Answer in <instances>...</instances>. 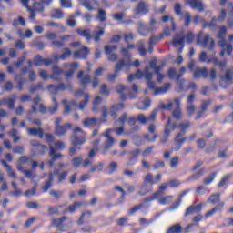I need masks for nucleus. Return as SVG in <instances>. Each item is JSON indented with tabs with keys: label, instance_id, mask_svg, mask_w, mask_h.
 Returning <instances> with one entry per match:
<instances>
[{
	"label": "nucleus",
	"instance_id": "f257e3e1",
	"mask_svg": "<svg viewBox=\"0 0 233 233\" xmlns=\"http://www.w3.org/2000/svg\"><path fill=\"white\" fill-rule=\"evenodd\" d=\"M190 127V122L186 120L185 122H181L179 125L173 123L172 118L168 117L167 123L164 127V137L160 138V145H167L168 143V137H170V134L172 130H176V128H180V132L176 136L175 142L177 144V147L175 148V152H179L183 144L187 141V137H183L185 134H187V130ZM182 137V138H179Z\"/></svg>",
	"mask_w": 233,
	"mask_h": 233
},
{
	"label": "nucleus",
	"instance_id": "f03ea898",
	"mask_svg": "<svg viewBox=\"0 0 233 233\" xmlns=\"http://www.w3.org/2000/svg\"><path fill=\"white\" fill-rule=\"evenodd\" d=\"M106 26V24H104V27H101V25L95 27L93 34L90 29H76V34H78V35H80V37H85L87 43H90L92 39H94V41L97 43L98 41H101V37L105 35Z\"/></svg>",
	"mask_w": 233,
	"mask_h": 233
},
{
	"label": "nucleus",
	"instance_id": "7ed1b4c3",
	"mask_svg": "<svg viewBox=\"0 0 233 233\" xmlns=\"http://www.w3.org/2000/svg\"><path fill=\"white\" fill-rule=\"evenodd\" d=\"M162 175L157 174L155 178L152 173H147L144 177V184L141 186V191L138 192V196H147V194L154 190V185H157L161 181Z\"/></svg>",
	"mask_w": 233,
	"mask_h": 233
},
{
	"label": "nucleus",
	"instance_id": "20e7f679",
	"mask_svg": "<svg viewBox=\"0 0 233 233\" xmlns=\"http://www.w3.org/2000/svg\"><path fill=\"white\" fill-rule=\"evenodd\" d=\"M110 132H116V136H123V134H125V127H120L117 128H108L106 130V132L103 134V137H106L107 139L105 142L104 147L101 151L103 156H106V154L108 153V150H110V148H112L116 143V138L110 136Z\"/></svg>",
	"mask_w": 233,
	"mask_h": 233
},
{
	"label": "nucleus",
	"instance_id": "39448f33",
	"mask_svg": "<svg viewBox=\"0 0 233 233\" xmlns=\"http://www.w3.org/2000/svg\"><path fill=\"white\" fill-rule=\"evenodd\" d=\"M54 147L52 146L49 147V156L51 157V159L47 161V165L49 168L54 167V165H56V161H57V159H63V154L61 153L56 154V150H65L66 145H65V142L61 140H57L54 143Z\"/></svg>",
	"mask_w": 233,
	"mask_h": 233
},
{
	"label": "nucleus",
	"instance_id": "423d86ee",
	"mask_svg": "<svg viewBox=\"0 0 233 233\" xmlns=\"http://www.w3.org/2000/svg\"><path fill=\"white\" fill-rule=\"evenodd\" d=\"M131 66H132V62H130V60H127V62L123 59L118 60V62L115 66V73L110 74L107 76L108 81H110L111 83H114L117 76H119V72L123 68H125L126 72H128Z\"/></svg>",
	"mask_w": 233,
	"mask_h": 233
},
{
	"label": "nucleus",
	"instance_id": "0eeeda50",
	"mask_svg": "<svg viewBox=\"0 0 233 233\" xmlns=\"http://www.w3.org/2000/svg\"><path fill=\"white\" fill-rule=\"evenodd\" d=\"M199 61L200 63H207L208 65H210V63H213L215 66H219L221 70H225V67L227 66V63H228L227 59L223 61H219L218 57H212L209 59H207V52L205 51L200 53Z\"/></svg>",
	"mask_w": 233,
	"mask_h": 233
},
{
	"label": "nucleus",
	"instance_id": "6e6552de",
	"mask_svg": "<svg viewBox=\"0 0 233 233\" xmlns=\"http://www.w3.org/2000/svg\"><path fill=\"white\" fill-rule=\"evenodd\" d=\"M46 37L51 41V45L55 46V48H63V46H65V41L68 39V36H57L56 33H48L46 35Z\"/></svg>",
	"mask_w": 233,
	"mask_h": 233
},
{
	"label": "nucleus",
	"instance_id": "1a4fd4ad",
	"mask_svg": "<svg viewBox=\"0 0 233 233\" xmlns=\"http://www.w3.org/2000/svg\"><path fill=\"white\" fill-rule=\"evenodd\" d=\"M85 141H86L85 137H76V135L73 136V147L69 148V156H71V157L76 156V150H81V145H84Z\"/></svg>",
	"mask_w": 233,
	"mask_h": 233
},
{
	"label": "nucleus",
	"instance_id": "9d476101",
	"mask_svg": "<svg viewBox=\"0 0 233 233\" xmlns=\"http://www.w3.org/2000/svg\"><path fill=\"white\" fill-rule=\"evenodd\" d=\"M47 90L52 92V94H57V92H65V90H69V92H72V84H67L66 86L64 83L58 84V86L56 85H48Z\"/></svg>",
	"mask_w": 233,
	"mask_h": 233
},
{
	"label": "nucleus",
	"instance_id": "9b49d317",
	"mask_svg": "<svg viewBox=\"0 0 233 233\" xmlns=\"http://www.w3.org/2000/svg\"><path fill=\"white\" fill-rule=\"evenodd\" d=\"M172 45L173 46H175V48H177V46H180V48L177 50V53L181 54V52H183V49L185 48V36H183L181 33H176L174 35Z\"/></svg>",
	"mask_w": 233,
	"mask_h": 233
},
{
	"label": "nucleus",
	"instance_id": "f8f14e48",
	"mask_svg": "<svg viewBox=\"0 0 233 233\" xmlns=\"http://www.w3.org/2000/svg\"><path fill=\"white\" fill-rule=\"evenodd\" d=\"M186 5L190 6L191 10H197L198 13L205 12V4L201 0H186Z\"/></svg>",
	"mask_w": 233,
	"mask_h": 233
},
{
	"label": "nucleus",
	"instance_id": "ddd939ff",
	"mask_svg": "<svg viewBox=\"0 0 233 233\" xmlns=\"http://www.w3.org/2000/svg\"><path fill=\"white\" fill-rule=\"evenodd\" d=\"M118 46H105L104 50H105V54L106 56H109L108 57V61H111L112 63L117 61V55L114 52H116V50H117Z\"/></svg>",
	"mask_w": 233,
	"mask_h": 233
},
{
	"label": "nucleus",
	"instance_id": "4468645a",
	"mask_svg": "<svg viewBox=\"0 0 233 233\" xmlns=\"http://www.w3.org/2000/svg\"><path fill=\"white\" fill-rule=\"evenodd\" d=\"M203 207H205V203H199L196 206H189L186 208V211L184 213L185 218H187V216H191V214H199V212L203 210Z\"/></svg>",
	"mask_w": 233,
	"mask_h": 233
},
{
	"label": "nucleus",
	"instance_id": "2eb2a0df",
	"mask_svg": "<svg viewBox=\"0 0 233 233\" xmlns=\"http://www.w3.org/2000/svg\"><path fill=\"white\" fill-rule=\"evenodd\" d=\"M90 55V49L88 47L82 46L79 50H76L73 53L75 59H86Z\"/></svg>",
	"mask_w": 233,
	"mask_h": 233
},
{
	"label": "nucleus",
	"instance_id": "dca6fc26",
	"mask_svg": "<svg viewBox=\"0 0 233 233\" xmlns=\"http://www.w3.org/2000/svg\"><path fill=\"white\" fill-rule=\"evenodd\" d=\"M226 35L227 27L225 25H221L217 35L218 39H220V41H218V46H220V48H225V46H227V40L225 39Z\"/></svg>",
	"mask_w": 233,
	"mask_h": 233
},
{
	"label": "nucleus",
	"instance_id": "f3484780",
	"mask_svg": "<svg viewBox=\"0 0 233 233\" xmlns=\"http://www.w3.org/2000/svg\"><path fill=\"white\" fill-rule=\"evenodd\" d=\"M76 77L81 86H83V88H86V86H88V84L91 83L90 75H85L84 71H79L78 74L76 75Z\"/></svg>",
	"mask_w": 233,
	"mask_h": 233
},
{
	"label": "nucleus",
	"instance_id": "a211bd4d",
	"mask_svg": "<svg viewBox=\"0 0 233 233\" xmlns=\"http://www.w3.org/2000/svg\"><path fill=\"white\" fill-rule=\"evenodd\" d=\"M33 62L35 66H43V65L45 66H50L52 65V59L43 58L41 55L35 56Z\"/></svg>",
	"mask_w": 233,
	"mask_h": 233
},
{
	"label": "nucleus",
	"instance_id": "6ab92c4d",
	"mask_svg": "<svg viewBox=\"0 0 233 233\" xmlns=\"http://www.w3.org/2000/svg\"><path fill=\"white\" fill-rule=\"evenodd\" d=\"M68 130H72V124L67 123L63 126H55V134L59 137H63L68 132Z\"/></svg>",
	"mask_w": 233,
	"mask_h": 233
},
{
	"label": "nucleus",
	"instance_id": "aec40b11",
	"mask_svg": "<svg viewBox=\"0 0 233 233\" xmlns=\"http://www.w3.org/2000/svg\"><path fill=\"white\" fill-rule=\"evenodd\" d=\"M193 77L194 79H201V77L207 79V77H208V69H207V67H197L193 72Z\"/></svg>",
	"mask_w": 233,
	"mask_h": 233
},
{
	"label": "nucleus",
	"instance_id": "412c9836",
	"mask_svg": "<svg viewBox=\"0 0 233 233\" xmlns=\"http://www.w3.org/2000/svg\"><path fill=\"white\" fill-rule=\"evenodd\" d=\"M2 105H6L9 110H14L15 108V95H13V97H4L0 101V106Z\"/></svg>",
	"mask_w": 233,
	"mask_h": 233
},
{
	"label": "nucleus",
	"instance_id": "4be33fe9",
	"mask_svg": "<svg viewBox=\"0 0 233 233\" xmlns=\"http://www.w3.org/2000/svg\"><path fill=\"white\" fill-rule=\"evenodd\" d=\"M86 202L75 201L72 205L68 206L66 209L64 210L63 214H76L77 208H81Z\"/></svg>",
	"mask_w": 233,
	"mask_h": 233
},
{
	"label": "nucleus",
	"instance_id": "5701e85b",
	"mask_svg": "<svg viewBox=\"0 0 233 233\" xmlns=\"http://www.w3.org/2000/svg\"><path fill=\"white\" fill-rule=\"evenodd\" d=\"M53 185H54V175L50 173L47 177V180H46L41 187L42 192L44 194L48 192V190L52 188Z\"/></svg>",
	"mask_w": 233,
	"mask_h": 233
},
{
	"label": "nucleus",
	"instance_id": "b1692460",
	"mask_svg": "<svg viewBox=\"0 0 233 233\" xmlns=\"http://www.w3.org/2000/svg\"><path fill=\"white\" fill-rule=\"evenodd\" d=\"M69 70L65 73L66 79H72L74 77V74L76 70L79 68V64L77 62H72L68 64Z\"/></svg>",
	"mask_w": 233,
	"mask_h": 233
},
{
	"label": "nucleus",
	"instance_id": "393cba45",
	"mask_svg": "<svg viewBox=\"0 0 233 233\" xmlns=\"http://www.w3.org/2000/svg\"><path fill=\"white\" fill-rule=\"evenodd\" d=\"M201 35H203V31H200L197 36V45H201L202 48H207L208 46V41H210V35H205L202 41Z\"/></svg>",
	"mask_w": 233,
	"mask_h": 233
},
{
	"label": "nucleus",
	"instance_id": "a878e982",
	"mask_svg": "<svg viewBox=\"0 0 233 233\" xmlns=\"http://www.w3.org/2000/svg\"><path fill=\"white\" fill-rule=\"evenodd\" d=\"M62 74H65L63 68L57 66H53V73L50 75V78L53 79V81H61L59 76H62Z\"/></svg>",
	"mask_w": 233,
	"mask_h": 233
},
{
	"label": "nucleus",
	"instance_id": "bb28decb",
	"mask_svg": "<svg viewBox=\"0 0 233 233\" xmlns=\"http://www.w3.org/2000/svg\"><path fill=\"white\" fill-rule=\"evenodd\" d=\"M225 207V202H218L217 206H215L211 210L208 211L204 217L206 218H210L211 216H214L216 212H221L223 210V208Z\"/></svg>",
	"mask_w": 233,
	"mask_h": 233
},
{
	"label": "nucleus",
	"instance_id": "cd10ccee",
	"mask_svg": "<svg viewBox=\"0 0 233 233\" xmlns=\"http://www.w3.org/2000/svg\"><path fill=\"white\" fill-rule=\"evenodd\" d=\"M125 108L123 103L115 104L110 107L109 114L111 117H117V113Z\"/></svg>",
	"mask_w": 233,
	"mask_h": 233
},
{
	"label": "nucleus",
	"instance_id": "c85d7f7f",
	"mask_svg": "<svg viewBox=\"0 0 233 233\" xmlns=\"http://www.w3.org/2000/svg\"><path fill=\"white\" fill-rule=\"evenodd\" d=\"M72 56V50L68 47L64 48V52L61 55H56L54 56L55 61H58V59H61V61H66L68 57Z\"/></svg>",
	"mask_w": 233,
	"mask_h": 233
},
{
	"label": "nucleus",
	"instance_id": "c756f323",
	"mask_svg": "<svg viewBox=\"0 0 233 233\" xmlns=\"http://www.w3.org/2000/svg\"><path fill=\"white\" fill-rule=\"evenodd\" d=\"M97 123H99L97 117H87L84 119L83 126L86 127V128H94Z\"/></svg>",
	"mask_w": 233,
	"mask_h": 233
},
{
	"label": "nucleus",
	"instance_id": "7c9ffc66",
	"mask_svg": "<svg viewBox=\"0 0 233 233\" xmlns=\"http://www.w3.org/2000/svg\"><path fill=\"white\" fill-rule=\"evenodd\" d=\"M55 176H57V183H63V181H66V177H68V174H70L69 170H64L59 173V169L54 170Z\"/></svg>",
	"mask_w": 233,
	"mask_h": 233
},
{
	"label": "nucleus",
	"instance_id": "2f4dec72",
	"mask_svg": "<svg viewBox=\"0 0 233 233\" xmlns=\"http://www.w3.org/2000/svg\"><path fill=\"white\" fill-rule=\"evenodd\" d=\"M82 5L84 8H86V10L92 12V10L96 9V6H99V3L97 0H84Z\"/></svg>",
	"mask_w": 233,
	"mask_h": 233
},
{
	"label": "nucleus",
	"instance_id": "473e14b6",
	"mask_svg": "<svg viewBox=\"0 0 233 233\" xmlns=\"http://www.w3.org/2000/svg\"><path fill=\"white\" fill-rule=\"evenodd\" d=\"M27 132L29 136H38L39 139H43V136H45V132L41 127H28Z\"/></svg>",
	"mask_w": 233,
	"mask_h": 233
},
{
	"label": "nucleus",
	"instance_id": "72a5a7b5",
	"mask_svg": "<svg viewBox=\"0 0 233 233\" xmlns=\"http://www.w3.org/2000/svg\"><path fill=\"white\" fill-rule=\"evenodd\" d=\"M136 14L137 15L142 14V15L148 14V6H147V4H145L144 1L139 2L137 4V6L136 8Z\"/></svg>",
	"mask_w": 233,
	"mask_h": 233
},
{
	"label": "nucleus",
	"instance_id": "f704fd0d",
	"mask_svg": "<svg viewBox=\"0 0 233 233\" xmlns=\"http://www.w3.org/2000/svg\"><path fill=\"white\" fill-rule=\"evenodd\" d=\"M171 86L172 85L170 83H166V84H164L163 86L155 88L154 95L155 96H161L163 94H167V92H168V90L170 89Z\"/></svg>",
	"mask_w": 233,
	"mask_h": 233
},
{
	"label": "nucleus",
	"instance_id": "c9c22d12",
	"mask_svg": "<svg viewBox=\"0 0 233 233\" xmlns=\"http://www.w3.org/2000/svg\"><path fill=\"white\" fill-rule=\"evenodd\" d=\"M149 32H150V29H148V25H147L143 22L138 23V34L140 35H142L143 37H147Z\"/></svg>",
	"mask_w": 233,
	"mask_h": 233
},
{
	"label": "nucleus",
	"instance_id": "e433bc0d",
	"mask_svg": "<svg viewBox=\"0 0 233 233\" xmlns=\"http://www.w3.org/2000/svg\"><path fill=\"white\" fill-rule=\"evenodd\" d=\"M68 219V217L63 216L60 218H55L51 220V227H56V228H61L63 227V222L66 221Z\"/></svg>",
	"mask_w": 233,
	"mask_h": 233
},
{
	"label": "nucleus",
	"instance_id": "4c0bfd02",
	"mask_svg": "<svg viewBox=\"0 0 233 233\" xmlns=\"http://www.w3.org/2000/svg\"><path fill=\"white\" fill-rule=\"evenodd\" d=\"M1 165L5 167V168H7L8 176L9 177H12L13 179L17 178V175L15 174V171L12 170V167L8 165V163L5 162V160H0Z\"/></svg>",
	"mask_w": 233,
	"mask_h": 233
},
{
	"label": "nucleus",
	"instance_id": "58836bf2",
	"mask_svg": "<svg viewBox=\"0 0 233 233\" xmlns=\"http://www.w3.org/2000/svg\"><path fill=\"white\" fill-rule=\"evenodd\" d=\"M150 105H152L150 99L144 100L137 104V108H138V110H148V108H150Z\"/></svg>",
	"mask_w": 233,
	"mask_h": 233
},
{
	"label": "nucleus",
	"instance_id": "ea45409f",
	"mask_svg": "<svg viewBox=\"0 0 233 233\" xmlns=\"http://www.w3.org/2000/svg\"><path fill=\"white\" fill-rule=\"evenodd\" d=\"M225 47H226V49H225ZM225 47H222L223 49L219 53L220 57H224L225 53L227 54V56H232L233 46L230 44H226Z\"/></svg>",
	"mask_w": 233,
	"mask_h": 233
},
{
	"label": "nucleus",
	"instance_id": "a19ab883",
	"mask_svg": "<svg viewBox=\"0 0 233 233\" xmlns=\"http://www.w3.org/2000/svg\"><path fill=\"white\" fill-rule=\"evenodd\" d=\"M218 25V20L215 17L211 18L210 22H204L202 25V28H209L210 30H214Z\"/></svg>",
	"mask_w": 233,
	"mask_h": 233
},
{
	"label": "nucleus",
	"instance_id": "79ce46f5",
	"mask_svg": "<svg viewBox=\"0 0 233 233\" xmlns=\"http://www.w3.org/2000/svg\"><path fill=\"white\" fill-rule=\"evenodd\" d=\"M13 26L15 28H17V26H26V20L23 16H19L18 18H15L13 20L12 23Z\"/></svg>",
	"mask_w": 233,
	"mask_h": 233
},
{
	"label": "nucleus",
	"instance_id": "37998d69",
	"mask_svg": "<svg viewBox=\"0 0 233 233\" xmlns=\"http://www.w3.org/2000/svg\"><path fill=\"white\" fill-rule=\"evenodd\" d=\"M188 192H190V189H186L184 190L182 193H180L178 200L177 202H175L172 206H171V209L175 210V208H177V207H179V205H181V202L183 201L181 198H185V196H187L188 194Z\"/></svg>",
	"mask_w": 233,
	"mask_h": 233
},
{
	"label": "nucleus",
	"instance_id": "c03bdc74",
	"mask_svg": "<svg viewBox=\"0 0 233 233\" xmlns=\"http://www.w3.org/2000/svg\"><path fill=\"white\" fill-rule=\"evenodd\" d=\"M127 90L128 87H127L126 86L118 85L116 92L120 95V98L122 101H125V99H127V95H125L124 92H127Z\"/></svg>",
	"mask_w": 233,
	"mask_h": 233
},
{
	"label": "nucleus",
	"instance_id": "a18cd8bd",
	"mask_svg": "<svg viewBox=\"0 0 233 233\" xmlns=\"http://www.w3.org/2000/svg\"><path fill=\"white\" fill-rule=\"evenodd\" d=\"M165 33H160L158 36H156L155 35H151L148 43H151V45H157L161 39H164Z\"/></svg>",
	"mask_w": 233,
	"mask_h": 233
},
{
	"label": "nucleus",
	"instance_id": "49530a36",
	"mask_svg": "<svg viewBox=\"0 0 233 233\" xmlns=\"http://www.w3.org/2000/svg\"><path fill=\"white\" fill-rule=\"evenodd\" d=\"M221 201V194H212L208 199V203H211V205H216V203H219Z\"/></svg>",
	"mask_w": 233,
	"mask_h": 233
},
{
	"label": "nucleus",
	"instance_id": "de8ad7c7",
	"mask_svg": "<svg viewBox=\"0 0 233 233\" xmlns=\"http://www.w3.org/2000/svg\"><path fill=\"white\" fill-rule=\"evenodd\" d=\"M31 147H35V148H39L41 151H38V154H43L45 150H46V147L36 140L30 141Z\"/></svg>",
	"mask_w": 233,
	"mask_h": 233
},
{
	"label": "nucleus",
	"instance_id": "09e8293b",
	"mask_svg": "<svg viewBox=\"0 0 233 233\" xmlns=\"http://www.w3.org/2000/svg\"><path fill=\"white\" fill-rule=\"evenodd\" d=\"M232 177V174L225 175L217 185L218 188H223L228 183V180Z\"/></svg>",
	"mask_w": 233,
	"mask_h": 233
},
{
	"label": "nucleus",
	"instance_id": "8fccbe9b",
	"mask_svg": "<svg viewBox=\"0 0 233 233\" xmlns=\"http://www.w3.org/2000/svg\"><path fill=\"white\" fill-rule=\"evenodd\" d=\"M97 12L96 19H98L100 23H105V21H106V11L99 8L97 9Z\"/></svg>",
	"mask_w": 233,
	"mask_h": 233
},
{
	"label": "nucleus",
	"instance_id": "3c124183",
	"mask_svg": "<svg viewBox=\"0 0 233 233\" xmlns=\"http://www.w3.org/2000/svg\"><path fill=\"white\" fill-rule=\"evenodd\" d=\"M217 176H218V171L211 173L208 177L204 178L203 184L206 186L211 185L214 179H216Z\"/></svg>",
	"mask_w": 233,
	"mask_h": 233
},
{
	"label": "nucleus",
	"instance_id": "603ef678",
	"mask_svg": "<svg viewBox=\"0 0 233 233\" xmlns=\"http://www.w3.org/2000/svg\"><path fill=\"white\" fill-rule=\"evenodd\" d=\"M137 94H139V86L137 85L134 84L132 86V91H129L128 97L130 99H136L137 97Z\"/></svg>",
	"mask_w": 233,
	"mask_h": 233
},
{
	"label": "nucleus",
	"instance_id": "864d4df0",
	"mask_svg": "<svg viewBox=\"0 0 233 233\" xmlns=\"http://www.w3.org/2000/svg\"><path fill=\"white\" fill-rule=\"evenodd\" d=\"M183 232V227L179 224H175L168 228L167 233H181Z\"/></svg>",
	"mask_w": 233,
	"mask_h": 233
},
{
	"label": "nucleus",
	"instance_id": "5fc2aeb1",
	"mask_svg": "<svg viewBox=\"0 0 233 233\" xmlns=\"http://www.w3.org/2000/svg\"><path fill=\"white\" fill-rule=\"evenodd\" d=\"M85 99L82 100L79 105H78V108L79 110H85V108L86 107V105H88V101L90 99V95H88L87 93H86L84 95Z\"/></svg>",
	"mask_w": 233,
	"mask_h": 233
},
{
	"label": "nucleus",
	"instance_id": "6e6d98bb",
	"mask_svg": "<svg viewBox=\"0 0 233 233\" xmlns=\"http://www.w3.org/2000/svg\"><path fill=\"white\" fill-rule=\"evenodd\" d=\"M32 9L35 10V12H44L45 3H43V2H34Z\"/></svg>",
	"mask_w": 233,
	"mask_h": 233
},
{
	"label": "nucleus",
	"instance_id": "4d7b16f0",
	"mask_svg": "<svg viewBox=\"0 0 233 233\" xmlns=\"http://www.w3.org/2000/svg\"><path fill=\"white\" fill-rule=\"evenodd\" d=\"M11 185L14 188V192L11 193V196H14L15 198H19L23 196V191H21V189L17 187V183L13 182L11 183Z\"/></svg>",
	"mask_w": 233,
	"mask_h": 233
},
{
	"label": "nucleus",
	"instance_id": "13d9d810",
	"mask_svg": "<svg viewBox=\"0 0 233 233\" xmlns=\"http://www.w3.org/2000/svg\"><path fill=\"white\" fill-rule=\"evenodd\" d=\"M141 79L143 77V71L141 70H137L136 74H130L127 77V81H129L130 83H132V81H134V79Z\"/></svg>",
	"mask_w": 233,
	"mask_h": 233
},
{
	"label": "nucleus",
	"instance_id": "bf43d9fd",
	"mask_svg": "<svg viewBox=\"0 0 233 233\" xmlns=\"http://www.w3.org/2000/svg\"><path fill=\"white\" fill-rule=\"evenodd\" d=\"M147 28L150 32H156L157 30V21L156 18L151 17Z\"/></svg>",
	"mask_w": 233,
	"mask_h": 233
},
{
	"label": "nucleus",
	"instance_id": "052dcab7",
	"mask_svg": "<svg viewBox=\"0 0 233 233\" xmlns=\"http://www.w3.org/2000/svg\"><path fill=\"white\" fill-rule=\"evenodd\" d=\"M116 170H117V162H111L107 166L106 174H108L109 176H112V174H114Z\"/></svg>",
	"mask_w": 233,
	"mask_h": 233
},
{
	"label": "nucleus",
	"instance_id": "680f3d73",
	"mask_svg": "<svg viewBox=\"0 0 233 233\" xmlns=\"http://www.w3.org/2000/svg\"><path fill=\"white\" fill-rule=\"evenodd\" d=\"M64 15L65 14L61 9H54L51 13V17H53V19H62Z\"/></svg>",
	"mask_w": 233,
	"mask_h": 233
},
{
	"label": "nucleus",
	"instance_id": "e2e57ef3",
	"mask_svg": "<svg viewBox=\"0 0 233 233\" xmlns=\"http://www.w3.org/2000/svg\"><path fill=\"white\" fill-rule=\"evenodd\" d=\"M17 134H18V131L15 128H13V129H11V131L8 132V136L13 137L14 143H17V141H19V139H21V137L17 136Z\"/></svg>",
	"mask_w": 233,
	"mask_h": 233
},
{
	"label": "nucleus",
	"instance_id": "0e129e2a",
	"mask_svg": "<svg viewBox=\"0 0 233 233\" xmlns=\"http://www.w3.org/2000/svg\"><path fill=\"white\" fill-rule=\"evenodd\" d=\"M228 6H231V11L229 12L230 18H228L227 25L228 28H233V3L229 2Z\"/></svg>",
	"mask_w": 233,
	"mask_h": 233
},
{
	"label": "nucleus",
	"instance_id": "69168bd1",
	"mask_svg": "<svg viewBox=\"0 0 233 233\" xmlns=\"http://www.w3.org/2000/svg\"><path fill=\"white\" fill-rule=\"evenodd\" d=\"M38 90H43V82H39L37 85H34L29 87V92L31 94H35Z\"/></svg>",
	"mask_w": 233,
	"mask_h": 233
},
{
	"label": "nucleus",
	"instance_id": "338daca9",
	"mask_svg": "<svg viewBox=\"0 0 233 233\" xmlns=\"http://www.w3.org/2000/svg\"><path fill=\"white\" fill-rule=\"evenodd\" d=\"M224 81H229L230 83H232V79H233V69L229 68L226 70V74L223 76Z\"/></svg>",
	"mask_w": 233,
	"mask_h": 233
},
{
	"label": "nucleus",
	"instance_id": "774afa93",
	"mask_svg": "<svg viewBox=\"0 0 233 233\" xmlns=\"http://www.w3.org/2000/svg\"><path fill=\"white\" fill-rule=\"evenodd\" d=\"M63 205H58L55 207H49L48 208V212L51 216H55L59 214V208H62Z\"/></svg>",
	"mask_w": 233,
	"mask_h": 233
}]
</instances>
